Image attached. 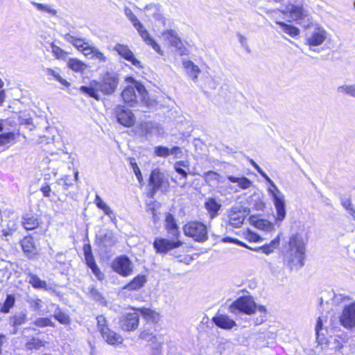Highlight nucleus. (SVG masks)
I'll return each mask as SVG.
<instances>
[{
	"instance_id": "55",
	"label": "nucleus",
	"mask_w": 355,
	"mask_h": 355,
	"mask_svg": "<svg viewBox=\"0 0 355 355\" xmlns=\"http://www.w3.org/2000/svg\"><path fill=\"white\" fill-rule=\"evenodd\" d=\"M28 349H40L44 346V343L37 338H32L26 345Z\"/></svg>"
},
{
	"instance_id": "47",
	"label": "nucleus",
	"mask_w": 355,
	"mask_h": 355,
	"mask_svg": "<svg viewBox=\"0 0 355 355\" xmlns=\"http://www.w3.org/2000/svg\"><path fill=\"white\" fill-rule=\"evenodd\" d=\"M146 36H141L142 39L145 41V42L152 46V48L159 54L162 55L163 51H162L159 45L155 41L153 38H152L147 31Z\"/></svg>"
},
{
	"instance_id": "58",
	"label": "nucleus",
	"mask_w": 355,
	"mask_h": 355,
	"mask_svg": "<svg viewBox=\"0 0 355 355\" xmlns=\"http://www.w3.org/2000/svg\"><path fill=\"white\" fill-rule=\"evenodd\" d=\"M51 51L58 59H64L67 55V53L64 50L54 44H51Z\"/></svg>"
},
{
	"instance_id": "56",
	"label": "nucleus",
	"mask_w": 355,
	"mask_h": 355,
	"mask_svg": "<svg viewBox=\"0 0 355 355\" xmlns=\"http://www.w3.org/2000/svg\"><path fill=\"white\" fill-rule=\"evenodd\" d=\"M57 183L62 186L64 190H67L73 184L72 180L69 175L58 179Z\"/></svg>"
},
{
	"instance_id": "26",
	"label": "nucleus",
	"mask_w": 355,
	"mask_h": 355,
	"mask_svg": "<svg viewBox=\"0 0 355 355\" xmlns=\"http://www.w3.org/2000/svg\"><path fill=\"white\" fill-rule=\"evenodd\" d=\"M184 67L186 69L188 76L194 81L196 82L198 80V74L200 72L199 67L191 60H187L183 62Z\"/></svg>"
},
{
	"instance_id": "19",
	"label": "nucleus",
	"mask_w": 355,
	"mask_h": 355,
	"mask_svg": "<svg viewBox=\"0 0 355 355\" xmlns=\"http://www.w3.org/2000/svg\"><path fill=\"white\" fill-rule=\"evenodd\" d=\"M117 241L115 234L112 231H107L99 238L100 247L105 252H108L117 243Z\"/></svg>"
},
{
	"instance_id": "53",
	"label": "nucleus",
	"mask_w": 355,
	"mask_h": 355,
	"mask_svg": "<svg viewBox=\"0 0 355 355\" xmlns=\"http://www.w3.org/2000/svg\"><path fill=\"white\" fill-rule=\"evenodd\" d=\"M219 177L220 175L217 172L213 171H207L203 175L205 182L208 183L211 182H218Z\"/></svg>"
},
{
	"instance_id": "30",
	"label": "nucleus",
	"mask_w": 355,
	"mask_h": 355,
	"mask_svg": "<svg viewBox=\"0 0 355 355\" xmlns=\"http://www.w3.org/2000/svg\"><path fill=\"white\" fill-rule=\"evenodd\" d=\"M28 282L36 289L47 290V283L44 280H42L37 275L28 272Z\"/></svg>"
},
{
	"instance_id": "22",
	"label": "nucleus",
	"mask_w": 355,
	"mask_h": 355,
	"mask_svg": "<svg viewBox=\"0 0 355 355\" xmlns=\"http://www.w3.org/2000/svg\"><path fill=\"white\" fill-rule=\"evenodd\" d=\"M98 81L92 80L90 82L88 86H81L79 90L81 93L98 101L101 98V96L98 94V92H100L98 89Z\"/></svg>"
},
{
	"instance_id": "63",
	"label": "nucleus",
	"mask_w": 355,
	"mask_h": 355,
	"mask_svg": "<svg viewBox=\"0 0 355 355\" xmlns=\"http://www.w3.org/2000/svg\"><path fill=\"white\" fill-rule=\"evenodd\" d=\"M341 205L349 212L354 204L349 198H341Z\"/></svg>"
},
{
	"instance_id": "5",
	"label": "nucleus",
	"mask_w": 355,
	"mask_h": 355,
	"mask_svg": "<svg viewBox=\"0 0 355 355\" xmlns=\"http://www.w3.org/2000/svg\"><path fill=\"white\" fill-rule=\"evenodd\" d=\"M184 234L192 238L195 241L204 243L208 239L207 227L202 222L191 220L183 227Z\"/></svg>"
},
{
	"instance_id": "10",
	"label": "nucleus",
	"mask_w": 355,
	"mask_h": 355,
	"mask_svg": "<svg viewBox=\"0 0 355 355\" xmlns=\"http://www.w3.org/2000/svg\"><path fill=\"white\" fill-rule=\"evenodd\" d=\"M139 322V313L133 310L120 316L119 325L121 330L132 331L137 329Z\"/></svg>"
},
{
	"instance_id": "9",
	"label": "nucleus",
	"mask_w": 355,
	"mask_h": 355,
	"mask_svg": "<svg viewBox=\"0 0 355 355\" xmlns=\"http://www.w3.org/2000/svg\"><path fill=\"white\" fill-rule=\"evenodd\" d=\"M99 91L104 95H111L116 89L119 85V77L114 73H105L98 81Z\"/></svg>"
},
{
	"instance_id": "51",
	"label": "nucleus",
	"mask_w": 355,
	"mask_h": 355,
	"mask_svg": "<svg viewBox=\"0 0 355 355\" xmlns=\"http://www.w3.org/2000/svg\"><path fill=\"white\" fill-rule=\"evenodd\" d=\"M33 324L40 328L46 327H54V323L48 318H38L35 320Z\"/></svg>"
},
{
	"instance_id": "17",
	"label": "nucleus",
	"mask_w": 355,
	"mask_h": 355,
	"mask_svg": "<svg viewBox=\"0 0 355 355\" xmlns=\"http://www.w3.org/2000/svg\"><path fill=\"white\" fill-rule=\"evenodd\" d=\"M222 205L215 198L209 197L206 198L204 207L208 213L209 219L212 220L219 215Z\"/></svg>"
},
{
	"instance_id": "6",
	"label": "nucleus",
	"mask_w": 355,
	"mask_h": 355,
	"mask_svg": "<svg viewBox=\"0 0 355 355\" xmlns=\"http://www.w3.org/2000/svg\"><path fill=\"white\" fill-rule=\"evenodd\" d=\"M266 182L270 184V187L268 189V192L272 198L277 211V220H282L286 214L284 195L277 188V185L270 178L266 180Z\"/></svg>"
},
{
	"instance_id": "3",
	"label": "nucleus",
	"mask_w": 355,
	"mask_h": 355,
	"mask_svg": "<svg viewBox=\"0 0 355 355\" xmlns=\"http://www.w3.org/2000/svg\"><path fill=\"white\" fill-rule=\"evenodd\" d=\"M166 229L168 233L175 240H169L164 238L157 237L153 242V248L157 253L166 254L171 250L178 248L183 245V242L178 240L180 235L179 227L174 216L168 213L165 218Z\"/></svg>"
},
{
	"instance_id": "34",
	"label": "nucleus",
	"mask_w": 355,
	"mask_h": 355,
	"mask_svg": "<svg viewBox=\"0 0 355 355\" xmlns=\"http://www.w3.org/2000/svg\"><path fill=\"white\" fill-rule=\"evenodd\" d=\"M279 245V235H277L270 243L266 244L261 247L253 249L254 251L261 250L266 254L272 253Z\"/></svg>"
},
{
	"instance_id": "29",
	"label": "nucleus",
	"mask_w": 355,
	"mask_h": 355,
	"mask_svg": "<svg viewBox=\"0 0 355 355\" xmlns=\"http://www.w3.org/2000/svg\"><path fill=\"white\" fill-rule=\"evenodd\" d=\"M315 330L318 343L319 344L326 343L327 342V338L325 337L327 330L323 329V320L321 317H319L317 320Z\"/></svg>"
},
{
	"instance_id": "11",
	"label": "nucleus",
	"mask_w": 355,
	"mask_h": 355,
	"mask_svg": "<svg viewBox=\"0 0 355 355\" xmlns=\"http://www.w3.org/2000/svg\"><path fill=\"white\" fill-rule=\"evenodd\" d=\"M227 217L230 225L234 228L241 227L245 219V210L242 206H233L227 211Z\"/></svg>"
},
{
	"instance_id": "45",
	"label": "nucleus",
	"mask_w": 355,
	"mask_h": 355,
	"mask_svg": "<svg viewBox=\"0 0 355 355\" xmlns=\"http://www.w3.org/2000/svg\"><path fill=\"white\" fill-rule=\"evenodd\" d=\"M53 317L62 324H67L70 323L69 316L64 312L62 311L58 307L55 310Z\"/></svg>"
},
{
	"instance_id": "7",
	"label": "nucleus",
	"mask_w": 355,
	"mask_h": 355,
	"mask_svg": "<svg viewBox=\"0 0 355 355\" xmlns=\"http://www.w3.org/2000/svg\"><path fill=\"white\" fill-rule=\"evenodd\" d=\"M257 310V304L250 295L241 296L234 301L230 306V311L233 314L244 313L252 315Z\"/></svg>"
},
{
	"instance_id": "40",
	"label": "nucleus",
	"mask_w": 355,
	"mask_h": 355,
	"mask_svg": "<svg viewBox=\"0 0 355 355\" xmlns=\"http://www.w3.org/2000/svg\"><path fill=\"white\" fill-rule=\"evenodd\" d=\"M86 56H90L91 59L98 60L100 62H105L107 61V58L98 49L92 46L88 53H86Z\"/></svg>"
},
{
	"instance_id": "46",
	"label": "nucleus",
	"mask_w": 355,
	"mask_h": 355,
	"mask_svg": "<svg viewBox=\"0 0 355 355\" xmlns=\"http://www.w3.org/2000/svg\"><path fill=\"white\" fill-rule=\"evenodd\" d=\"M45 72L47 76L51 77L49 79H54L64 86H68L69 85V83L66 80L63 79L56 71L50 68H46L45 69Z\"/></svg>"
},
{
	"instance_id": "4",
	"label": "nucleus",
	"mask_w": 355,
	"mask_h": 355,
	"mask_svg": "<svg viewBox=\"0 0 355 355\" xmlns=\"http://www.w3.org/2000/svg\"><path fill=\"white\" fill-rule=\"evenodd\" d=\"M128 79L132 82V85L127 86L122 91L121 97L123 102L130 107L136 106L139 101L146 103L148 96L145 87L135 81L132 77H129Z\"/></svg>"
},
{
	"instance_id": "13",
	"label": "nucleus",
	"mask_w": 355,
	"mask_h": 355,
	"mask_svg": "<svg viewBox=\"0 0 355 355\" xmlns=\"http://www.w3.org/2000/svg\"><path fill=\"white\" fill-rule=\"evenodd\" d=\"M117 122L125 127H131L135 122L132 111L123 105H117L114 109Z\"/></svg>"
},
{
	"instance_id": "1",
	"label": "nucleus",
	"mask_w": 355,
	"mask_h": 355,
	"mask_svg": "<svg viewBox=\"0 0 355 355\" xmlns=\"http://www.w3.org/2000/svg\"><path fill=\"white\" fill-rule=\"evenodd\" d=\"M282 12L292 21L308 28L305 40L310 49L321 45L327 39V31L318 24H311V17L304 0L286 1Z\"/></svg>"
},
{
	"instance_id": "28",
	"label": "nucleus",
	"mask_w": 355,
	"mask_h": 355,
	"mask_svg": "<svg viewBox=\"0 0 355 355\" xmlns=\"http://www.w3.org/2000/svg\"><path fill=\"white\" fill-rule=\"evenodd\" d=\"M144 10L146 12V16L148 17H152L157 21H161L164 19L160 12L159 6L157 4H148L145 7Z\"/></svg>"
},
{
	"instance_id": "48",
	"label": "nucleus",
	"mask_w": 355,
	"mask_h": 355,
	"mask_svg": "<svg viewBox=\"0 0 355 355\" xmlns=\"http://www.w3.org/2000/svg\"><path fill=\"white\" fill-rule=\"evenodd\" d=\"M146 36H141L142 39L145 41V42L152 46V48L159 54L162 55L163 51H162L159 45L155 41L153 38H152L147 31Z\"/></svg>"
},
{
	"instance_id": "43",
	"label": "nucleus",
	"mask_w": 355,
	"mask_h": 355,
	"mask_svg": "<svg viewBox=\"0 0 355 355\" xmlns=\"http://www.w3.org/2000/svg\"><path fill=\"white\" fill-rule=\"evenodd\" d=\"M21 246L25 253H33L35 250L32 237H25L21 241Z\"/></svg>"
},
{
	"instance_id": "36",
	"label": "nucleus",
	"mask_w": 355,
	"mask_h": 355,
	"mask_svg": "<svg viewBox=\"0 0 355 355\" xmlns=\"http://www.w3.org/2000/svg\"><path fill=\"white\" fill-rule=\"evenodd\" d=\"M26 302L29 304L31 310L37 312L39 315L44 314L42 312L43 302L41 299L29 297L26 300Z\"/></svg>"
},
{
	"instance_id": "20",
	"label": "nucleus",
	"mask_w": 355,
	"mask_h": 355,
	"mask_svg": "<svg viewBox=\"0 0 355 355\" xmlns=\"http://www.w3.org/2000/svg\"><path fill=\"white\" fill-rule=\"evenodd\" d=\"M64 40L71 43L78 50L82 51L85 55L86 53H88L92 46H89L87 42H85L83 39L76 37L69 33H67L64 35Z\"/></svg>"
},
{
	"instance_id": "52",
	"label": "nucleus",
	"mask_w": 355,
	"mask_h": 355,
	"mask_svg": "<svg viewBox=\"0 0 355 355\" xmlns=\"http://www.w3.org/2000/svg\"><path fill=\"white\" fill-rule=\"evenodd\" d=\"M96 319L97 322V328L101 334L109 329L107 320L103 315H98Z\"/></svg>"
},
{
	"instance_id": "8",
	"label": "nucleus",
	"mask_w": 355,
	"mask_h": 355,
	"mask_svg": "<svg viewBox=\"0 0 355 355\" xmlns=\"http://www.w3.org/2000/svg\"><path fill=\"white\" fill-rule=\"evenodd\" d=\"M148 183L150 189L148 191V196L150 198H154L158 191L166 190L168 187V180L159 168L153 169L151 171Z\"/></svg>"
},
{
	"instance_id": "42",
	"label": "nucleus",
	"mask_w": 355,
	"mask_h": 355,
	"mask_svg": "<svg viewBox=\"0 0 355 355\" xmlns=\"http://www.w3.org/2000/svg\"><path fill=\"white\" fill-rule=\"evenodd\" d=\"M15 297L14 295H7L6 298L0 308V311L3 313H8L10 309L15 306Z\"/></svg>"
},
{
	"instance_id": "41",
	"label": "nucleus",
	"mask_w": 355,
	"mask_h": 355,
	"mask_svg": "<svg viewBox=\"0 0 355 355\" xmlns=\"http://www.w3.org/2000/svg\"><path fill=\"white\" fill-rule=\"evenodd\" d=\"M83 251L86 264L87 266L90 268L93 267V266L96 265L92 252L91 245L89 244L85 245L83 247Z\"/></svg>"
},
{
	"instance_id": "21",
	"label": "nucleus",
	"mask_w": 355,
	"mask_h": 355,
	"mask_svg": "<svg viewBox=\"0 0 355 355\" xmlns=\"http://www.w3.org/2000/svg\"><path fill=\"white\" fill-rule=\"evenodd\" d=\"M124 14L127 17V18L132 22V26L138 31L140 36L147 35V30L140 22V21L137 19V17L134 15V13L132 12V10L130 8L125 7Z\"/></svg>"
},
{
	"instance_id": "54",
	"label": "nucleus",
	"mask_w": 355,
	"mask_h": 355,
	"mask_svg": "<svg viewBox=\"0 0 355 355\" xmlns=\"http://www.w3.org/2000/svg\"><path fill=\"white\" fill-rule=\"evenodd\" d=\"M33 6H35L39 10L46 12L52 15H55L57 11L55 9L51 8L50 6L43 3H39L37 2L32 1Z\"/></svg>"
},
{
	"instance_id": "37",
	"label": "nucleus",
	"mask_w": 355,
	"mask_h": 355,
	"mask_svg": "<svg viewBox=\"0 0 355 355\" xmlns=\"http://www.w3.org/2000/svg\"><path fill=\"white\" fill-rule=\"evenodd\" d=\"M276 23L280 26L282 30L286 34L289 35L290 36L295 37L300 34V30L290 24H287L282 21H276Z\"/></svg>"
},
{
	"instance_id": "44",
	"label": "nucleus",
	"mask_w": 355,
	"mask_h": 355,
	"mask_svg": "<svg viewBox=\"0 0 355 355\" xmlns=\"http://www.w3.org/2000/svg\"><path fill=\"white\" fill-rule=\"evenodd\" d=\"M337 92L342 94H346L351 97L355 98V84L343 85L337 88Z\"/></svg>"
},
{
	"instance_id": "2",
	"label": "nucleus",
	"mask_w": 355,
	"mask_h": 355,
	"mask_svg": "<svg viewBox=\"0 0 355 355\" xmlns=\"http://www.w3.org/2000/svg\"><path fill=\"white\" fill-rule=\"evenodd\" d=\"M305 258V243L300 234L291 236L283 254L284 265L291 270H298L304 266Z\"/></svg>"
},
{
	"instance_id": "16",
	"label": "nucleus",
	"mask_w": 355,
	"mask_h": 355,
	"mask_svg": "<svg viewBox=\"0 0 355 355\" xmlns=\"http://www.w3.org/2000/svg\"><path fill=\"white\" fill-rule=\"evenodd\" d=\"M28 321V315L26 310L15 312L9 317L8 324L13 328L12 334H16L18 331V327L26 323Z\"/></svg>"
},
{
	"instance_id": "62",
	"label": "nucleus",
	"mask_w": 355,
	"mask_h": 355,
	"mask_svg": "<svg viewBox=\"0 0 355 355\" xmlns=\"http://www.w3.org/2000/svg\"><path fill=\"white\" fill-rule=\"evenodd\" d=\"M94 275L96 277V278L99 280H101L104 277L103 273L101 271L100 268L98 267L97 264L93 266V267L90 268Z\"/></svg>"
},
{
	"instance_id": "39",
	"label": "nucleus",
	"mask_w": 355,
	"mask_h": 355,
	"mask_svg": "<svg viewBox=\"0 0 355 355\" xmlns=\"http://www.w3.org/2000/svg\"><path fill=\"white\" fill-rule=\"evenodd\" d=\"M68 67L76 72H83L87 66L77 58H70L67 62Z\"/></svg>"
},
{
	"instance_id": "18",
	"label": "nucleus",
	"mask_w": 355,
	"mask_h": 355,
	"mask_svg": "<svg viewBox=\"0 0 355 355\" xmlns=\"http://www.w3.org/2000/svg\"><path fill=\"white\" fill-rule=\"evenodd\" d=\"M212 322L218 327L225 330H230L236 326V322L225 314H216L213 317Z\"/></svg>"
},
{
	"instance_id": "59",
	"label": "nucleus",
	"mask_w": 355,
	"mask_h": 355,
	"mask_svg": "<svg viewBox=\"0 0 355 355\" xmlns=\"http://www.w3.org/2000/svg\"><path fill=\"white\" fill-rule=\"evenodd\" d=\"M182 166H186L185 162L184 161L177 162L174 164V168L175 171L182 175V178L186 179L187 178L188 173L184 169L182 168Z\"/></svg>"
},
{
	"instance_id": "60",
	"label": "nucleus",
	"mask_w": 355,
	"mask_h": 355,
	"mask_svg": "<svg viewBox=\"0 0 355 355\" xmlns=\"http://www.w3.org/2000/svg\"><path fill=\"white\" fill-rule=\"evenodd\" d=\"M19 122L20 125L26 126V128L29 129L30 130H33L34 128V125L33 123L32 118H22L20 117L19 119Z\"/></svg>"
},
{
	"instance_id": "12",
	"label": "nucleus",
	"mask_w": 355,
	"mask_h": 355,
	"mask_svg": "<svg viewBox=\"0 0 355 355\" xmlns=\"http://www.w3.org/2000/svg\"><path fill=\"white\" fill-rule=\"evenodd\" d=\"M113 270L123 277H128L132 272V262L125 255H121L114 259L112 263Z\"/></svg>"
},
{
	"instance_id": "64",
	"label": "nucleus",
	"mask_w": 355,
	"mask_h": 355,
	"mask_svg": "<svg viewBox=\"0 0 355 355\" xmlns=\"http://www.w3.org/2000/svg\"><path fill=\"white\" fill-rule=\"evenodd\" d=\"M89 294L94 297V299L96 301H101L103 300V297L98 291L94 288H92L89 290Z\"/></svg>"
},
{
	"instance_id": "25",
	"label": "nucleus",
	"mask_w": 355,
	"mask_h": 355,
	"mask_svg": "<svg viewBox=\"0 0 355 355\" xmlns=\"http://www.w3.org/2000/svg\"><path fill=\"white\" fill-rule=\"evenodd\" d=\"M250 223L259 230L265 231L266 232H271L274 230L273 224L267 220L257 218V217L252 216L250 217Z\"/></svg>"
},
{
	"instance_id": "50",
	"label": "nucleus",
	"mask_w": 355,
	"mask_h": 355,
	"mask_svg": "<svg viewBox=\"0 0 355 355\" xmlns=\"http://www.w3.org/2000/svg\"><path fill=\"white\" fill-rule=\"evenodd\" d=\"M15 139V135L13 132H6L0 134V147H3L11 142L14 141Z\"/></svg>"
},
{
	"instance_id": "27",
	"label": "nucleus",
	"mask_w": 355,
	"mask_h": 355,
	"mask_svg": "<svg viewBox=\"0 0 355 355\" xmlns=\"http://www.w3.org/2000/svg\"><path fill=\"white\" fill-rule=\"evenodd\" d=\"M94 202L97 207L103 211L105 215L108 216L112 221H116V216L112 209L102 200V198L98 195H96Z\"/></svg>"
},
{
	"instance_id": "24",
	"label": "nucleus",
	"mask_w": 355,
	"mask_h": 355,
	"mask_svg": "<svg viewBox=\"0 0 355 355\" xmlns=\"http://www.w3.org/2000/svg\"><path fill=\"white\" fill-rule=\"evenodd\" d=\"M162 36L172 46L181 49L182 43L176 31L172 29L166 30L162 33Z\"/></svg>"
},
{
	"instance_id": "33",
	"label": "nucleus",
	"mask_w": 355,
	"mask_h": 355,
	"mask_svg": "<svg viewBox=\"0 0 355 355\" xmlns=\"http://www.w3.org/2000/svg\"><path fill=\"white\" fill-rule=\"evenodd\" d=\"M227 180L231 182L237 183L238 186L242 189H247L252 184V181L245 176L235 177L233 175H228Z\"/></svg>"
},
{
	"instance_id": "31",
	"label": "nucleus",
	"mask_w": 355,
	"mask_h": 355,
	"mask_svg": "<svg viewBox=\"0 0 355 355\" xmlns=\"http://www.w3.org/2000/svg\"><path fill=\"white\" fill-rule=\"evenodd\" d=\"M146 282V278L144 275H139L136 276L130 283L124 286V288L128 291H136L141 288Z\"/></svg>"
},
{
	"instance_id": "49",
	"label": "nucleus",
	"mask_w": 355,
	"mask_h": 355,
	"mask_svg": "<svg viewBox=\"0 0 355 355\" xmlns=\"http://www.w3.org/2000/svg\"><path fill=\"white\" fill-rule=\"evenodd\" d=\"M129 164L131 166V167L134 171V173H135V176L137 177V180L139 181L140 184L142 185L144 184L143 176H142L141 172L136 162L135 159L134 157H130L129 158Z\"/></svg>"
},
{
	"instance_id": "32",
	"label": "nucleus",
	"mask_w": 355,
	"mask_h": 355,
	"mask_svg": "<svg viewBox=\"0 0 355 355\" xmlns=\"http://www.w3.org/2000/svg\"><path fill=\"white\" fill-rule=\"evenodd\" d=\"M138 311L148 322L157 323L159 320V315L150 309L141 308L138 310Z\"/></svg>"
},
{
	"instance_id": "15",
	"label": "nucleus",
	"mask_w": 355,
	"mask_h": 355,
	"mask_svg": "<svg viewBox=\"0 0 355 355\" xmlns=\"http://www.w3.org/2000/svg\"><path fill=\"white\" fill-rule=\"evenodd\" d=\"M113 49L121 58L130 62L135 68L141 69L144 67L141 62L135 58L134 53L127 45L116 44Z\"/></svg>"
},
{
	"instance_id": "57",
	"label": "nucleus",
	"mask_w": 355,
	"mask_h": 355,
	"mask_svg": "<svg viewBox=\"0 0 355 355\" xmlns=\"http://www.w3.org/2000/svg\"><path fill=\"white\" fill-rule=\"evenodd\" d=\"M155 154L157 157H166L169 155V148L163 146H158L155 147Z\"/></svg>"
},
{
	"instance_id": "38",
	"label": "nucleus",
	"mask_w": 355,
	"mask_h": 355,
	"mask_svg": "<svg viewBox=\"0 0 355 355\" xmlns=\"http://www.w3.org/2000/svg\"><path fill=\"white\" fill-rule=\"evenodd\" d=\"M139 338L146 340L148 343H151L153 346V349H155L156 345L160 343L158 342V338L156 336H155L153 332L149 330H144L141 332L139 335Z\"/></svg>"
},
{
	"instance_id": "61",
	"label": "nucleus",
	"mask_w": 355,
	"mask_h": 355,
	"mask_svg": "<svg viewBox=\"0 0 355 355\" xmlns=\"http://www.w3.org/2000/svg\"><path fill=\"white\" fill-rule=\"evenodd\" d=\"M251 164L257 170V171L263 178L266 181L269 180L270 177L261 168V167L252 159L250 160Z\"/></svg>"
},
{
	"instance_id": "23",
	"label": "nucleus",
	"mask_w": 355,
	"mask_h": 355,
	"mask_svg": "<svg viewBox=\"0 0 355 355\" xmlns=\"http://www.w3.org/2000/svg\"><path fill=\"white\" fill-rule=\"evenodd\" d=\"M101 334L105 342L111 345L121 344L123 341V338L120 334L116 333L110 328L106 329L104 332H102Z\"/></svg>"
},
{
	"instance_id": "14",
	"label": "nucleus",
	"mask_w": 355,
	"mask_h": 355,
	"mask_svg": "<svg viewBox=\"0 0 355 355\" xmlns=\"http://www.w3.org/2000/svg\"><path fill=\"white\" fill-rule=\"evenodd\" d=\"M340 322L346 329H355V301L343 308L340 316Z\"/></svg>"
},
{
	"instance_id": "35",
	"label": "nucleus",
	"mask_w": 355,
	"mask_h": 355,
	"mask_svg": "<svg viewBox=\"0 0 355 355\" xmlns=\"http://www.w3.org/2000/svg\"><path fill=\"white\" fill-rule=\"evenodd\" d=\"M23 225L25 229L32 230L35 229L39 225L37 218L33 214H26L23 217Z\"/></svg>"
}]
</instances>
